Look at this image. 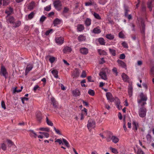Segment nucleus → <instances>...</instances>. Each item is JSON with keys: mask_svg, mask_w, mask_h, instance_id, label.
Here are the masks:
<instances>
[{"mask_svg": "<svg viewBox=\"0 0 154 154\" xmlns=\"http://www.w3.org/2000/svg\"><path fill=\"white\" fill-rule=\"evenodd\" d=\"M94 15L96 18L98 20L101 19L100 17V16L98 14L94 12Z\"/></svg>", "mask_w": 154, "mask_h": 154, "instance_id": "a18cd8bd", "label": "nucleus"}, {"mask_svg": "<svg viewBox=\"0 0 154 154\" xmlns=\"http://www.w3.org/2000/svg\"><path fill=\"white\" fill-rule=\"evenodd\" d=\"M141 26L142 29L141 31V33L142 34H143L144 32L145 31V25L144 24V23L143 21H142L141 22Z\"/></svg>", "mask_w": 154, "mask_h": 154, "instance_id": "72a5a7b5", "label": "nucleus"}, {"mask_svg": "<svg viewBox=\"0 0 154 154\" xmlns=\"http://www.w3.org/2000/svg\"><path fill=\"white\" fill-rule=\"evenodd\" d=\"M29 100V98H28L26 97H24L23 98H22V102L23 104L24 103V101L26 100L27 101Z\"/></svg>", "mask_w": 154, "mask_h": 154, "instance_id": "69168bd1", "label": "nucleus"}, {"mask_svg": "<svg viewBox=\"0 0 154 154\" xmlns=\"http://www.w3.org/2000/svg\"><path fill=\"white\" fill-rule=\"evenodd\" d=\"M115 103L116 105L120 104V101L119 100L117 97H115L114 99Z\"/></svg>", "mask_w": 154, "mask_h": 154, "instance_id": "49530a36", "label": "nucleus"}, {"mask_svg": "<svg viewBox=\"0 0 154 154\" xmlns=\"http://www.w3.org/2000/svg\"><path fill=\"white\" fill-rule=\"evenodd\" d=\"M29 131L30 132L29 134L31 136L34 137L35 138L36 137L37 135L33 130H30Z\"/></svg>", "mask_w": 154, "mask_h": 154, "instance_id": "c85d7f7f", "label": "nucleus"}, {"mask_svg": "<svg viewBox=\"0 0 154 154\" xmlns=\"http://www.w3.org/2000/svg\"><path fill=\"white\" fill-rule=\"evenodd\" d=\"M132 125L133 127V129L135 131H137L138 127V123L136 122V121H134L132 122Z\"/></svg>", "mask_w": 154, "mask_h": 154, "instance_id": "f3484780", "label": "nucleus"}, {"mask_svg": "<svg viewBox=\"0 0 154 154\" xmlns=\"http://www.w3.org/2000/svg\"><path fill=\"white\" fill-rule=\"evenodd\" d=\"M1 148L3 150H5L6 148V146L5 143H2L1 145Z\"/></svg>", "mask_w": 154, "mask_h": 154, "instance_id": "6e6d98bb", "label": "nucleus"}, {"mask_svg": "<svg viewBox=\"0 0 154 154\" xmlns=\"http://www.w3.org/2000/svg\"><path fill=\"white\" fill-rule=\"evenodd\" d=\"M72 51L71 48L68 46H66L64 47L63 50V51L64 53H67L70 52Z\"/></svg>", "mask_w": 154, "mask_h": 154, "instance_id": "2eb2a0df", "label": "nucleus"}, {"mask_svg": "<svg viewBox=\"0 0 154 154\" xmlns=\"http://www.w3.org/2000/svg\"><path fill=\"white\" fill-rule=\"evenodd\" d=\"M53 4L56 9L58 11L61 10L62 4L60 0H55Z\"/></svg>", "mask_w": 154, "mask_h": 154, "instance_id": "f03ea898", "label": "nucleus"}, {"mask_svg": "<svg viewBox=\"0 0 154 154\" xmlns=\"http://www.w3.org/2000/svg\"><path fill=\"white\" fill-rule=\"evenodd\" d=\"M39 133L43 135L46 138L48 137L49 136V134L46 132H39Z\"/></svg>", "mask_w": 154, "mask_h": 154, "instance_id": "37998d69", "label": "nucleus"}, {"mask_svg": "<svg viewBox=\"0 0 154 154\" xmlns=\"http://www.w3.org/2000/svg\"><path fill=\"white\" fill-rule=\"evenodd\" d=\"M86 38L85 36L83 35H80L78 37V39L79 42H82L85 41Z\"/></svg>", "mask_w": 154, "mask_h": 154, "instance_id": "a211bd4d", "label": "nucleus"}, {"mask_svg": "<svg viewBox=\"0 0 154 154\" xmlns=\"http://www.w3.org/2000/svg\"><path fill=\"white\" fill-rule=\"evenodd\" d=\"M46 122L48 125L53 126V123L48 119V117H46Z\"/></svg>", "mask_w": 154, "mask_h": 154, "instance_id": "f704fd0d", "label": "nucleus"}, {"mask_svg": "<svg viewBox=\"0 0 154 154\" xmlns=\"http://www.w3.org/2000/svg\"><path fill=\"white\" fill-rule=\"evenodd\" d=\"M79 51L81 53L84 55H86L88 52V49L85 47L80 48Z\"/></svg>", "mask_w": 154, "mask_h": 154, "instance_id": "9d476101", "label": "nucleus"}, {"mask_svg": "<svg viewBox=\"0 0 154 154\" xmlns=\"http://www.w3.org/2000/svg\"><path fill=\"white\" fill-rule=\"evenodd\" d=\"M117 62L119 66H121L122 68L125 69H127L126 65L123 61L119 60H117Z\"/></svg>", "mask_w": 154, "mask_h": 154, "instance_id": "f8f14e48", "label": "nucleus"}, {"mask_svg": "<svg viewBox=\"0 0 154 154\" xmlns=\"http://www.w3.org/2000/svg\"><path fill=\"white\" fill-rule=\"evenodd\" d=\"M35 6V3L34 2H31L28 6V8L29 10H32Z\"/></svg>", "mask_w": 154, "mask_h": 154, "instance_id": "393cba45", "label": "nucleus"}, {"mask_svg": "<svg viewBox=\"0 0 154 154\" xmlns=\"http://www.w3.org/2000/svg\"><path fill=\"white\" fill-rule=\"evenodd\" d=\"M56 140L55 141V142H58L59 144H63V143H62V140L59 139H55Z\"/></svg>", "mask_w": 154, "mask_h": 154, "instance_id": "e2e57ef3", "label": "nucleus"}, {"mask_svg": "<svg viewBox=\"0 0 154 154\" xmlns=\"http://www.w3.org/2000/svg\"><path fill=\"white\" fill-rule=\"evenodd\" d=\"M69 10V8L66 7H64L62 13L63 15H64L65 14L68 13Z\"/></svg>", "mask_w": 154, "mask_h": 154, "instance_id": "a19ab883", "label": "nucleus"}, {"mask_svg": "<svg viewBox=\"0 0 154 154\" xmlns=\"http://www.w3.org/2000/svg\"><path fill=\"white\" fill-rule=\"evenodd\" d=\"M137 154H143L144 153L143 152L141 149H138L137 152Z\"/></svg>", "mask_w": 154, "mask_h": 154, "instance_id": "338daca9", "label": "nucleus"}, {"mask_svg": "<svg viewBox=\"0 0 154 154\" xmlns=\"http://www.w3.org/2000/svg\"><path fill=\"white\" fill-rule=\"evenodd\" d=\"M95 127V122L94 120L90 119L88 121L87 124V127L88 129L91 131L92 128H94Z\"/></svg>", "mask_w": 154, "mask_h": 154, "instance_id": "7ed1b4c3", "label": "nucleus"}, {"mask_svg": "<svg viewBox=\"0 0 154 154\" xmlns=\"http://www.w3.org/2000/svg\"><path fill=\"white\" fill-rule=\"evenodd\" d=\"M7 141L8 144V146H11L14 145V143L11 140H7Z\"/></svg>", "mask_w": 154, "mask_h": 154, "instance_id": "09e8293b", "label": "nucleus"}, {"mask_svg": "<svg viewBox=\"0 0 154 154\" xmlns=\"http://www.w3.org/2000/svg\"><path fill=\"white\" fill-rule=\"evenodd\" d=\"M88 94L92 96H94L95 94L94 91L92 89H89L88 91Z\"/></svg>", "mask_w": 154, "mask_h": 154, "instance_id": "ea45409f", "label": "nucleus"}, {"mask_svg": "<svg viewBox=\"0 0 154 154\" xmlns=\"http://www.w3.org/2000/svg\"><path fill=\"white\" fill-rule=\"evenodd\" d=\"M101 31L99 27L95 28L93 30V32L95 34H99L101 32Z\"/></svg>", "mask_w": 154, "mask_h": 154, "instance_id": "aec40b11", "label": "nucleus"}, {"mask_svg": "<svg viewBox=\"0 0 154 154\" xmlns=\"http://www.w3.org/2000/svg\"><path fill=\"white\" fill-rule=\"evenodd\" d=\"M125 54H122L120 55L119 58L122 59H124L125 58Z\"/></svg>", "mask_w": 154, "mask_h": 154, "instance_id": "774afa93", "label": "nucleus"}, {"mask_svg": "<svg viewBox=\"0 0 154 154\" xmlns=\"http://www.w3.org/2000/svg\"><path fill=\"white\" fill-rule=\"evenodd\" d=\"M110 149L111 150L112 152L113 153L115 154H117L118 153V152L117 150L116 149L112 147H111L110 148Z\"/></svg>", "mask_w": 154, "mask_h": 154, "instance_id": "de8ad7c7", "label": "nucleus"}, {"mask_svg": "<svg viewBox=\"0 0 154 154\" xmlns=\"http://www.w3.org/2000/svg\"><path fill=\"white\" fill-rule=\"evenodd\" d=\"M98 42L99 43L102 45H105V42L103 38H100L98 39Z\"/></svg>", "mask_w": 154, "mask_h": 154, "instance_id": "473e14b6", "label": "nucleus"}, {"mask_svg": "<svg viewBox=\"0 0 154 154\" xmlns=\"http://www.w3.org/2000/svg\"><path fill=\"white\" fill-rule=\"evenodd\" d=\"M79 72L78 70L77 69H75L73 73V78L77 77L79 76Z\"/></svg>", "mask_w": 154, "mask_h": 154, "instance_id": "412c9836", "label": "nucleus"}, {"mask_svg": "<svg viewBox=\"0 0 154 154\" xmlns=\"http://www.w3.org/2000/svg\"><path fill=\"white\" fill-rule=\"evenodd\" d=\"M33 68V66L32 65H27L25 71V75H26L28 73L32 70Z\"/></svg>", "mask_w": 154, "mask_h": 154, "instance_id": "4468645a", "label": "nucleus"}, {"mask_svg": "<svg viewBox=\"0 0 154 154\" xmlns=\"http://www.w3.org/2000/svg\"><path fill=\"white\" fill-rule=\"evenodd\" d=\"M39 130L42 131H44L47 132L49 131V128H40Z\"/></svg>", "mask_w": 154, "mask_h": 154, "instance_id": "c03bdc74", "label": "nucleus"}, {"mask_svg": "<svg viewBox=\"0 0 154 154\" xmlns=\"http://www.w3.org/2000/svg\"><path fill=\"white\" fill-rule=\"evenodd\" d=\"M132 87L131 86H130L129 87L128 90V93L130 97H131L132 95Z\"/></svg>", "mask_w": 154, "mask_h": 154, "instance_id": "c756f323", "label": "nucleus"}, {"mask_svg": "<svg viewBox=\"0 0 154 154\" xmlns=\"http://www.w3.org/2000/svg\"><path fill=\"white\" fill-rule=\"evenodd\" d=\"M152 1H149L147 2V7L149 8L150 11H151L152 10Z\"/></svg>", "mask_w": 154, "mask_h": 154, "instance_id": "bb28decb", "label": "nucleus"}, {"mask_svg": "<svg viewBox=\"0 0 154 154\" xmlns=\"http://www.w3.org/2000/svg\"><path fill=\"white\" fill-rule=\"evenodd\" d=\"M63 141L65 146L69 148V143L65 139L63 138Z\"/></svg>", "mask_w": 154, "mask_h": 154, "instance_id": "79ce46f5", "label": "nucleus"}, {"mask_svg": "<svg viewBox=\"0 0 154 154\" xmlns=\"http://www.w3.org/2000/svg\"><path fill=\"white\" fill-rule=\"evenodd\" d=\"M106 37L107 39L110 40L113 39L114 38V35L111 34H108L106 35Z\"/></svg>", "mask_w": 154, "mask_h": 154, "instance_id": "7c9ffc66", "label": "nucleus"}, {"mask_svg": "<svg viewBox=\"0 0 154 154\" xmlns=\"http://www.w3.org/2000/svg\"><path fill=\"white\" fill-rule=\"evenodd\" d=\"M51 72L55 78H58V72L57 70L54 69Z\"/></svg>", "mask_w": 154, "mask_h": 154, "instance_id": "a878e982", "label": "nucleus"}, {"mask_svg": "<svg viewBox=\"0 0 154 154\" xmlns=\"http://www.w3.org/2000/svg\"><path fill=\"white\" fill-rule=\"evenodd\" d=\"M99 75L102 79L104 80L107 79V75L105 71L102 70L100 72Z\"/></svg>", "mask_w": 154, "mask_h": 154, "instance_id": "1a4fd4ad", "label": "nucleus"}, {"mask_svg": "<svg viewBox=\"0 0 154 154\" xmlns=\"http://www.w3.org/2000/svg\"><path fill=\"white\" fill-rule=\"evenodd\" d=\"M72 93L73 96L75 97L79 96L80 95V92L79 90L78 89L73 91Z\"/></svg>", "mask_w": 154, "mask_h": 154, "instance_id": "dca6fc26", "label": "nucleus"}, {"mask_svg": "<svg viewBox=\"0 0 154 154\" xmlns=\"http://www.w3.org/2000/svg\"><path fill=\"white\" fill-rule=\"evenodd\" d=\"M122 45L123 46L126 48H128V44L125 42H123L122 43Z\"/></svg>", "mask_w": 154, "mask_h": 154, "instance_id": "5fc2aeb1", "label": "nucleus"}, {"mask_svg": "<svg viewBox=\"0 0 154 154\" xmlns=\"http://www.w3.org/2000/svg\"><path fill=\"white\" fill-rule=\"evenodd\" d=\"M46 19V17L44 16H42L40 19V22H43Z\"/></svg>", "mask_w": 154, "mask_h": 154, "instance_id": "0e129e2a", "label": "nucleus"}, {"mask_svg": "<svg viewBox=\"0 0 154 154\" xmlns=\"http://www.w3.org/2000/svg\"><path fill=\"white\" fill-rule=\"evenodd\" d=\"M146 8L145 6L142 5L141 6V10L143 12H145L146 11Z\"/></svg>", "mask_w": 154, "mask_h": 154, "instance_id": "bf43d9fd", "label": "nucleus"}, {"mask_svg": "<svg viewBox=\"0 0 154 154\" xmlns=\"http://www.w3.org/2000/svg\"><path fill=\"white\" fill-rule=\"evenodd\" d=\"M94 1H90V2H87L85 3V4L86 6H89L94 5Z\"/></svg>", "mask_w": 154, "mask_h": 154, "instance_id": "2f4dec72", "label": "nucleus"}, {"mask_svg": "<svg viewBox=\"0 0 154 154\" xmlns=\"http://www.w3.org/2000/svg\"><path fill=\"white\" fill-rule=\"evenodd\" d=\"M54 131H55V132L57 134H59V135H61V134L60 132V130L58 129H57L55 127H54Z\"/></svg>", "mask_w": 154, "mask_h": 154, "instance_id": "4d7b16f0", "label": "nucleus"}, {"mask_svg": "<svg viewBox=\"0 0 154 154\" xmlns=\"http://www.w3.org/2000/svg\"><path fill=\"white\" fill-rule=\"evenodd\" d=\"M3 5H7L9 3L8 0H2Z\"/></svg>", "mask_w": 154, "mask_h": 154, "instance_id": "864d4df0", "label": "nucleus"}, {"mask_svg": "<svg viewBox=\"0 0 154 154\" xmlns=\"http://www.w3.org/2000/svg\"><path fill=\"white\" fill-rule=\"evenodd\" d=\"M1 106L2 108H3L4 109H6L5 103L4 101H2L1 102Z\"/></svg>", "mask_w": 154, "mask_h": 154, "instance_id": "052dcab7", "label": "nucleus"}, {"mask_svg": "<svg viewBox=\"0 0 154 154\" xmlns=\"http://www.w3.org/2000/svg\"><path fill=\"white\" fill-rule=\"evenodd\" d=\"M55 58L54 57H51L49 59V60L51 63H53L55 60Z\"/></svg>", "mask_w": 154, "mask_h": 154, "instance_id": "8fccbe9b", "label": "nucleus"}, {"mask_svg": "<svg viewBox=\"0 0 154 154\" xmlns=\"http://www.w3.org/2000/svg\"><path fill=\"white\" fill-rule=\"evenodd\" d=\"M111 140L114 143H117L119 140V139L115 136H112L111 137Z\"/></svg>", "mask_w": 154, "mask_h": 154, "instance_id": "4be33fe9", "label": "nucleus"}, {"mask_svg": "<svg viewBox=\"0 0 154 154\" xmlns=\"http://www.w3.org/2000/svg\"><path fill=\"white\" fill-rule=\"evenodd\" d=\"M77 29L79 32L82 31L84 29V26L82 24H79L78 25Z\"/></svg>", "mask_w": 154, "mask_h": 154, "instance_id": "b1692460", "label": "nucleus"}, {"mask_svg": "<svg viewBox=\"0 0 154 154\" xmlns=\"http://www.w3.org/2000/svg\"><path fill=\"white\" fill-rule=\"evenodd\" d=\"M86 76V74L85 71L84 70H83L81 75V77L82 78H85Z\"/></svg>", "mask_w": 154, "mask_h": 154, "instance_id": "603ef678", "label": "nucleus"}, {"mask_svg": "<svg viewBox=\"0 0 154 154\" xmlns=\"http://www.w3.org/2000/svg\"><path fill=\"white\" fill-rule=\"evenodd\" d=\"M61 20H60L58 18H56L53 21V23L54 24V26L59 24L60 23Z\"/></svg>", "mask_w": 154, "mask_h": 154, "instance_id": "cd10ccee", "label": "nucleus"}, {"mask_svg": "<svg viewBox=\"0 0 154 154\" xmlns=\"http://www.w3.org/2000/svg\"><path fill=\"white\" fill-rule=\"evenodd\" d=\"M121 76L122 79L125 82L127 81L129 79L128 76L124 73H122Z\"/></svg>", "mask_w": 154, "mask_h": 154, "instance_id": "6ab92c4d", "label": "nucleus"}, {"mask_svg": "<svg viewBox=\"0 0 154 154\" xmlns=\"http://www.w3.org/2000/svg\"><path fill=\"white\" fill-rule=\"evenodd\" d=\"M110 53L113 56H115L116 55V51L115 50L111 48L109 49Z\"/></svg>", "mask_w": 154, "mask_h": 154, "instance_id": "c9c22d12", "label": "nucleus"}, {"mask_svg": "<svg viewBox=\"0 0 154 154\" xmlns=\"http://www.w3.org/2000/svg\"><path fill=\"white\" fill-rule=\"evenodd\" d=\"M21 24V22L20 21H17L15 23L13 27L15 28L19 26Z\"/></svg>", "mask_w": 154, "mask_h": 154, "instance_id": "4c0bfd02", "label": "nucleus"}, {"mask_svg": "<svg viewBox=\"0 0 154 154\" xmlns=\"http://www.w3.org/2000/svg\"><path fill=\"white\" fill-rule=\"evenodd\" d=\"M112 71L113 72H114V73L116 74V75L117 76L118 74V72L117 71V69L116 68L114 67V68L112 69Z\"/></svg>", "mask_w": 154, "mask_h": 154, "instance_id": "13d9d810", "label": "nucleus"}, {"mask_svg": "<svg viewBox=\"0 0 154 154\" xmlns=\"http://www.w3.org/2000/svg\"><path fill=\"white\" fill-rule=\"evenodd\" d=\"M55 40L56 43L59 45H61L63 42L64 38L61 37H57L55 38Z\"/></svg>", "mask_w": 154, "mask_h": 154, "instance_id": "9b49d317", "label": "nucleus"}, {"mask_svg": "<svg viewBox=\"0 0 154 154\" xmlns=\"http://www.w3.org/2000/svg\"><path fill=\"white\" fill-rule=\"evenodd\" d=\"M35 15V13H34L33 12H31L30 14H29L28 15V19L29 20H31L32 18Z\"/></svg>", "mask_w": 154, "mask_h": 154, "instance_id": "e433bc0d", "label": "nucleus"}, {"mask_svg": "<svg viewBox=\"0 0 154 154\" xmlns=\"http://www.w3.org/2000/svg\"><path fill=\"white\" fill-rule=\"evenodd\" d=\"M106 96L107 99L109 100L111 102H113L115 100L112 94L110 92H107L106 94Z\"/></svg>", "mask_w": 154, "mask_h": 154, "instance_id": "6e6552de", "label": "nucleus"}, {"mask_svg": "<svg viewBox=\"0 0 154 154\" xmlns=\"http://www.w3.org/2000/svg\"><path fill=\"white\" fill-rule=\"evenodd\" d=\"M51 5H49L48 6H46L45 8V10L47 11H49L51 9Z\"/></svg>", "mask_w": 154, "mask_h": 154, "instance_id": "680f3d73", "label": "nucleus"}, {"mask_svg": "<svg viewBox=\"0 0 154 154\" xmlns=\"http://www.w3.org/2000/svg\"><path fill=\"white\" fill-rule=\"evenodd\" d=\"M0 74L3 75L5 79L8 77V73L6 69L4 66H2L1 71Z\"/></svg>", "mask_w": 154, "mask_h": 154, "instance_id": "423d86ee", "label": "nucleus"}, {"mask_svg": "<svg viewBox=\"0 0 154 154\" xmlns=\"http://www.w3.org/2000/svg\"><path fill=\"white\" fill-rule=\"evenodd\" d=\"M146 108L143 107L140 108L139 111V115L142 118L144 117L146 115Z\"/></svg>", "mask_w": 154, "mask_h": 154, "instance_id": "39448f33", "label": "nucleus"}, {"mask_svg": "<svg viewBox=\"0 0 154 154\" xmlns=\"http://www.w3.org/2000/svg\"><path fill=\"white\" fill-rule=\"evenodd\" d=\"M152 136L150 134H148L146 136V138L147 141L150 142L152 140Z\"/></svg>", "mask_w": 154, "mask_h": 154, "instance_id": "58836bf2", "label": "nucleus"}, {"mask_svg": "<svg viewBox=\"0 0 154 154\" xmlns=\"http://www.w3.org/2000/svg\"><path fill=\"white\" fill-rule=\"evenodd\" d=\"M37 120L39 122H40L42 119V114L40 112H37L36 114Z\"/></svg>", "mask_w": 154, "mask_h": 154, "instance_id": "ddd939ff", "label": "nucleus"}, {"mask_svg": "<svg viewBox=\"0 0 154 154\" xmlns=\"http://www.w3.org/2000/svg\"><path fill=\"white\" fill-rule=\"evenodd\" d=\"M51 101L54 108L56 109L59 108L58 103L54 97L51 98Z\"/></svg>", "mask_w": 154, "mask_h": 154, "instance_id": "0eeeda50", "label": "nucleus"}, {"mask_svg": "<svg viewBox=\"0 0 154 154\" xmlns=\"http://www.w3.org/2000/svg\"><path fill=\"white\" fill-rule=\"evenodd\" d=\"M6 22L8 23L14 24L15 21V19L14 17L11 15H7L6 17Z\"/></svg>", "mask_w": 154, "mask_h": 154, "instance_id": "20e7f679", "label": "nucleus"}, {"mask_svg": "<svg viewBox=\"0 0 154 154\" xmlns=\"http://www.w3.org/2000/svg\"><path fill=\"white\" fill-rule=\"evenodd\" d=\"M91 19L89 18H87L85 21V25L87 26H89L91 24Z\"/></svg>", "mask_w": 154, "mask_h": 154, "instance_id": "5701e85b", "label": "nucleus"}, {"mask_svg": "<svg viewBox=\"0 0 154 154\" xmlns=\"http://www.w3.org/2000/svg\"><path fill=\"white\" fill-rule=\"evenodd\" d=\"M139 97L140 99L138 100V103L141 106H143L146 104V101L147 100V97L143 93H141L140 94Z\"/></svg>", "mask_w": 154, "mask_h": 154, "instance_id": "f257e3e1", "label": "nucleus"}, {"mask_svg": "<svg viewBox=\"0 0 154 154\" xmlns=\"http://www.w3.org/2000/svg\"><path fill=\"white\" fill-rule=\"evenodd\" d=\"M119 37L121 38H125V35L122 32H120L119 33Z\"/></svg>", "mask_w": 154, "mask_h": 154, "instance_id": "3c124183", "label": "nucleus"}]
</instances>
